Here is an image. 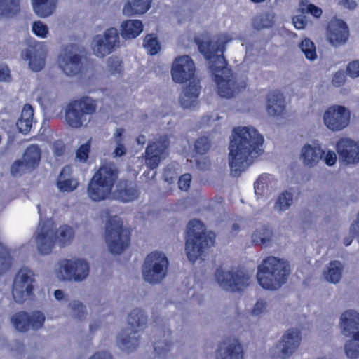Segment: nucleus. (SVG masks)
Returning <instances> with one entry per match:
<instances>
[{
  "label": "nucleus",
  "instance_id": "1",
  "mask_svg": "<svg viewBox=\"0 0 359 359\" xmlns=\"http://www.w3.org/2000/svg\"><path fill=\"white\" fill-rule=\"evenodd\" d=\"M194 41L199 52L210 62L209 69L216 83L217 94L221 97L232 98L245 90V81H238L226 75L230 70L226 67L227 61L223 54L225 50L224 43L203 41L198 37Z\"/></svg>",
  "mask_w": 359,
  "mask_h": 359
},
{
  "label": "nucleus",
  "instance_id": "2",
  "mask_svg": "<svg viewBox=\"0 0 359 359\" xmlns=\"http://www.w3.org/2000/svg\"><path fill=\"white\" fill-rule=\"evenodd\" d=\"M263 136L252 127L233 128L229 144V161L235 175H240L252 158L263 153Z\"/></svg>",
  "mask_w": 359,
  "mask_h": 359
},
{
  "label": "nucleus",
  "instance_id": "3",
  "mask_svg": "<svg viewBox=\"0 0 359 359\" xmlns=\"http://www.w3.org/2000/svg\"><path fill=\"white\" fill-rule=\"evenodd\" d=\"M195 72V64L190 56L182 55L175 58L171 69L172 80L178 83L189 81L180 100L183 108L194 107L200 95L201 86L194 81Z\"/></svg>",
  "mask_w": 359,
  "mask_h": 359
},
{
  "label": "nucleus",
  "instance_id": "4",
  "mask_svg": "<svg viewBox=\"0 0 359 359\" xmlns=\"http://www.w3.org/2000/svg\"><path fill=\"white\" fill-rule=\"evenodd\" d=\"M290 273L288 262L273 256L266 257L257 267L259 285L268 290H276L284 285Z\"/></svg>",
  "mask_w": 359,
  "mask_h": 359
},
{
  "label": "nucleus",
  "instance_id": "5",
  "mask_svg": "<svg viewBox=\"0 0 359 359\" xmlns=\"http://www.w3.org/2000/svg\"><path fill=\"white\" fill-rule=\"evenodd\" d=\"M215 235L206 233L204 224L194 219L189 222L186 231L185 252L188 259L195 262L205 257L208 250L214 245Z\"/></svg>",
  "mask_w": 359,
  "mask_h": 359
},
{
  "label": "nucleus",
  "instance_id": "6",
  "mask_svg": "<svg viewBox=\"0 0 359 359\" xmlns=\"http://www.w3.org/2000/svg\"><path fill=\"white\" fill-rule=\"evenodd\" d=\"M74 236L73 229L67 225L60 226L57 235L53 224L50 221L45 220L39 222L34 236L38 251L41 255H48L51 253L57 239L61 246H65L70 243Z\"/></svg>",
  "mask_w": 359,
  "mask_h": 359
},
{
  "label": "nucleus",
  "instance_id": "7",
  "mask_svg": "<svg viewBox=\"0 0 359 359\" xmlns=\"http://www.w3.org/2000/svg\"><path fill=\"white\" fill-rule=\"evenodd\" d=\"M118 177V170L112 163H104L89 181L87 193L93 201L106 199L111 194Z\"/></svg>",
  "mask_w": 359,
  "mask_h": 359
},
{
  "label": "nucleus",
  "instance_id": "8",
  "mask_svg": "<svg viewBox=\"0 0 359 359\" xmlns=\"http://www.w3.org/2000/svg\"><path fill=\"white\" fill-rule=\"evenodd\" d=\"M97 101L88 96H83L70 101L65 110V119L72 128H81L87 126L90 116L96 112Z\"/></svg>",
  "mask_w": 359,
  "mask_h": 359
},
{
  "label": "nucleus",
  "instance_id": "9",
  "mask_svg": "<svg viewBox=\"0 0 359 359\" xmlns=\"http://www.w3.org/2000/svg\"><path fill=\"white\" fill-rule=\"evenodd\" d=\"M131 230L123 227L118 216H110L105 226V241L111 254H121L130 243Z\"/></svg>",
  "mask_w": 359,
  "mask_h": 359
},
{
  "label": "nucleus",
  "instance_id": "10",
  "mask_svg": "<svg viewBox=\"0 0 359 359\" xmlns=\"http://www.w3.org/2000/svg\"><path fill=\"white\" fill-rule=\"evenodd\" d=\"M127 320L129 327L118 334V344L123 351L130 353L139 346L140 339L136 335L146 325L147 316L143 310L135 309L129 313Z\"/></svg>",
  "mask_w": 359,
  "mask_h": 359
},
{
  "label": "nucleus",
  "instance_id": "11",
  "mask_svg": "<svg viewBox=\"0 0 359 359\" xmlns=\"http://www.w3.org/2000/svg\"><path fill=\"white\" fill-rule=\"evenodd\" d=\"M341 332L346 337H352L345 344V353L349 358L359 357V313L354 310H347L341 316Z\"/></svg>",
  "mask_w": 359,
  "mask_h": 359
},
{
  "label": "nucleus",
  "instance_id": "12",
  "mask_svg": "<svg viewBox=\"0 0 359 359\" xmlns=\"http://www.w3.org/2000/svg\"><path fill=\"white\" fill-rule=\"evenodd\" d=\"M168 260L163 252H153L149 254L142 267L144 279L150 283L160 282L166 275Z\"/></svg>",
  "mask_w": 359,
  "mask_h": 359
},
{
  "label": "nucleus",
  "instance_id": "13",
  "mask_svg": "<svg viewBox=\"0 0 359 359\" xmlns=\"http://www.w3.org/2000/svg\"><path fill=\"white\" fill-rule=\"evenodd\" d=\"M215 276L219 285L227 291L241 292L249 285L250 277L242 270L225 272L220 266L216 269Z\"/></svg>",
  "mask_w": 359,
  "mask_h": 359
},
{
  "label": "nucleus",
  "instance_id": "14",
  "mask_svg": "<svg viewBox=\"0 0 359 359\" xmlns=\"http://www.w3.org/2000/svg\"><path fill=\"white\" fill-rule=\"evenodd\" d=\"M34 274L31 270L23 268L18 271L12 288V294L16 302L21 304L34 297Z\"/></svg>",
  "mask_w": 359,
  "mask_h": 359
},
{
  "label": "nucleus",
  "instance_id": "15",
  "mask_svg": "<svg viewBox=\"0 0 359 359\" xmlns=\"http://www.w3.org/2000/svg\"><path fill=\"white\" fill-rule=\"evenodd\" d=\"M351 119V112L345 107L333 105L324 113L323 121L326 127L334 132L340 131L346 128Z\"/></svg>",
  "mask_w": 359,
  "mask_h": 359
},
{
  "label": "nucleus",
  "instance_id": "16",
  "mask_svg": "<svg viewBox=\"0 0 359 359\" xmlns=\"http://www.w3.org/2000/svg\"><path fill=\"white\" fill-rule=\"evenodd\" d=\"M67 46L58 57V64L62 72L67 76H77L84 69L83 56L72 50L74 46Z\"/></svg>",
  "mask_w": 359,
  "mask_h": 359
},
{
  "label": "nucleus",
  "instance_id": "17",
  "mask_svg": "<svg viewBox=\"0 0 359 359\" xmlns=\"http://www.w3.org/2000/svg\"><path fill=\"white\" fill-rule=\"evenodd\" d=\"M59 271L64 280L81 281L88 276L89 266L85 260L63 259L60 262Z\"/></svg>",
  "mask_w": 359,
  "mask_h": 359
},
{
  "label": "nucleus",
  "instance_id": "18",
  "mask_svg": "<svg viewBox=\"0 0 359 359\" xmlns=\"http://www.w3.org/2000/svg\"><path fill=\"white\" fill-rule=\"evenodd\" d=\"M45 316L41 311H34L32 315L26 311H19L11 318L15 328L21 332L28 331L30 328L38 330L43 327Z\"/></svg>",
  "mask_w": 359,
  "mask_h": 359
},
{
  "label": "nucleus",
  "instance_id": "19",
  "mask_svg": "<svg viewBox=\"0 0 359 359\" xmlns=\"http://www.w3.org/2000/svg\"><path fill=\"white\" fill-rule=\"evenodd\" d=\"M93 51L100 57H104L111 53L116 46L119 45V35L118 30L114 27H110L104 33L103 37L96 35L93 40Z\"/></svg>",
  "mask_w": 359,
  "mask_h": 359
},
{
  "label": "nucleus",
  "instance_id": "20",
  "mask_svg": "<svg viewBox=\"0 0 359 359\" xmlns=\"http://www.w3.org/2000/svg\"><path fill=\"white\" fill-rule=\"evenodd\" d=\"M170 144L168 136L165 135L149 143L145 149V163L151 170L158 167Z\"/></svg>",
  "mask_w": 359,
  "mask_h": 359
},
{
  "label": "nucleus",
  "instance_id": "21",
  "mask_svg": "<svg viewBox=\"0 0 359 359\" xmlns=\"http://www.w3.org/2000/svg\"><path fill=\"white\" fill-rule=\"evenodd\" d=\"M328 41L333 46H339L346 43L349 36L347 24L342 20L333 18L328 22L326 28Z\"/></svg>",
  "mask_w": 359,
  "mask_h": 359
},
{
  "label": "nucleus",
  "instance_id": "22",
  "mask_svg": "<svg viewBox=\"0 0 359 359\" xmlns=\"http://www.w3.org/2000/svg\"><path fill=\"white\" fill-rule=\"evenodd\" d=\"M336 151L339 158L346 164H354L359 162V142L342 137L337 142Z\"/></svg>",
  "mask_w": 359,
  "mask_h": 359
},
{
  "label": "nucleus",
  "instance_id": "23",
  "mask_svg": "<svg viewBox=\"0 0 359 359\" xmlns=\"http://www.w3.org/2000/svg\"><path fill=\"white\" fill-rule=\"evenodd\" d=\"M266 111L269 116L285 118L286 114L285 97L280 90H274L267 95Z\"/></svg>",
  "mask_w": 359,
  "mask_h": 359
},
{
  "label": "nucleus",
  "instance_id": "24",
  "mask_svg": "<svg viewBox=\"0 0 359 359\" xmlns=\"http://www.w3.org/2000/svg\"><path fill=\"white\" fill-rule=\"evenodd\" d=\"M302 340L301 332L298 330L290 329L283 336L281 353L284 358L290 356L299 347Z\"/></svg>",
  "mask_w": 359,
  "mask_h": 359
},
{
  "label": "nucleus",
  "instance_id": "25",
  "mask_svg": "<svg viewBox=\"0 0 359 359\" xmlns=\"http://www.w3.org/2000/svg\"><path fill=\"white\" fill-rule=\"evenodd\" d=\"M116 197L123 202H130L138 198L137 185L128 180H120L115 191Z\"/></svg>",
  "mask_w": 359,
  "mask_h": 359
},
{
  "label": "nucleus",
  "instance_id": "26",
  "mask_svg": "<svg viewBox=\"0 0 359 359\" xmlns=\"http://www.w3.org/2000/svg\"><path fill=\"white\" fill-rule=\"evenodd\" d=\"M72 173V170L70 165H65L62 168L56 182L60 191L72 192L78 187L79 182L71 177Z\"/></svg>",
  "mask_w": 359,
  "mask_h": 359
},
{
  "label": "nucleus",
  "instance_id": "27",
  "mask_svg": "<svg viewBox=\"0 0 359 359\" xmlns=\"http://www.w3.org/2000/svg\"><path fill=\"white\" fill-rule=\"evenodd\" d=\"M220 359H243V350L237 339L228 337L219 345V351L222 349V345H226Z\"/></svg>",
  "mask_w": 359,
  "mask_h": 359
},
{
  "label": "nucleus",
  "instance_id": "28",
  "mask_svg": "<svg viewBox=\"0 0 359 359\" xmlns=\"http://www.w3.org/2000/svg\"><path fill=\"white\" fill-rule=\"evenodd\" d=\"M25 60H29V67L34 72L41 71L46 64V54L36 48L26 49L22 54Z\"/></svg>",
  "mask_w": 359,
  "mask_h": 359
},
{
  "label": "nucleus",
  "instance_id": "29",
  "mask_svg": "<svg viewBox=\"0 0 359 359\" xmlns=\"http://www.w3.org/2000/svg\"><path fill=\"white\" fill-rule=\"evenodd\" d=\"M324 154L320 146L312 147L310 144H305L302 148L301 156L305 165L313 167L318 163Z\"/></svg>",
  "mask_w": 359,
  "mask_h": 359
},
{
  "label": "nucleus",
  "instance_id": "30",
  "mask_svg": "<svg viewBox=\"0 0 359 359\" xmlns=\"http://www.w3.org/2000/svg\"><path fill=\"white\" fill-rule=\"evenodd\" d=\"M143 30V24L140 20H127L121 25V36L123 39H135Z\"/></svg>",
  "mask_w": 359,
  "mask_h": 359
},
{
  "label": "nucleus",
  "instance_id": "31",
  "mask_svg": "<svg viewBox=\"0 0 359 359\" xmlns=\"http://www.w3.org/2000/svg\"><path fill=\"white\" fill-rule=\"evenodd\" d=\"M33 116L34 109L29 104H25L20 117L16 123L19 132L27 134L30 131L32 126Z\"/></svg>",
  "mask_w": 359,
  "mask_h": 359
},
{
  "label": "nucleus",
  "instance_id": "32",
  "mask_svg": "<svg viewBox=\"0 0 359 359\" xmlns=\"http://www.w3.org/2000/svg\"><path fill=\"white\" fill-rule=\"evenodd\" d=\"M151 0H128L123 12L126 15H134L146 13L151 6Z\"/></svg>",
  "mask_w": 359,
  "mask_h": 359
},
{
  "label": "nucleus",
  "instance_id": "33",
  "mask_svg": "<svg viewBox=\"0 0 359 359\" xmlns=\"http://www.w3.org/2000/svg\"><path fill=\"white\" fill-rule=\"evenodd\" d=\"M57 0H32V6L37 16L46 18L55 11Z\"/></svg>",
  "mask_w": 359,
  "mask_h": 359
},
{
  "label": "nucleus",
  "instance_id": "34",
  "mask_svg": "<svg viewBox=\"0 0 359 359\" xmlns=\"http://www.w3.org/2000/svg\"><path fill=\"white\" fill-rule=\"evenodd\" d=\"M41 151L37 144H32L25 149L22 160L32 170L36 168L40 162Z\"/></svg>",
  "mask_w": 359,
  "mask_h": 359
},
{
  "label": "nucleus",
  "instance_id": "35",
  "mask_svg": "<svg viewBox=\"0 0 359 359\" xmlns=\"http://www.w3.org/2000/svg\"><path fill=\"white\" fill-rule=\"evenodd\" d=\"M343 271L342 264L339 261H331L326 270L324 271V277L326 280L332 283H337L341 278Z\"/></svg>",
  "mask_w": 359,
  "mask_h": 359
},
{
  "label": "nucleus",
  "instance_id": "36",
  "mask_svg": "<svg viewBox=\"0 0 359 359\" xmlns=\"http://www.w3.org/2000/svg\"><path fill=\"white\" fill-rule=\"evenodd\" d=\"M20 11V0H0V18L13 17Z\"/></svg>",
  "mask_w": 359,
  "mask_h": 359
},
{
  "label": "nucleus",
  "instance_id": "37",
  "mask_svg": "<svg viewBox=\"0 0 359 359\" xmlns=\"http://www.w3.org/2000/svg\"><path fill=\"white\" fill-rule=\"evenodd\" d=\"M170 330L168 329L166 331L163 330V340H156L154 343V350L156 355L158 356L166 355L171 349L172 343L168 340L171 336Z\"/></svg>",
  "mask_w": 359,
  "mask_h": 359
},
{
  "label": "nucleus",
  "instance_id": "38",
  "mask_svg": "<svg viewBox=\"0 0 359 359\" xmlns=\"http://www.w3.org/2000/svg\"><path fill=\"white\" fill-rule=\"evenodd\" d=\"M272 231L265 226L256 229L252 235V241L257 245L267 244L271 238Z\"/></svg>",
  "mask_w": 359,
  "mask_h": 359
},
{
  "label": "nucleus",
  "instance_id": "39",
  "mask_svg": "<svg viewBox=\"0 0 359 359\" xmlns=\"http://www.w3.org/2000/svg\"><path fill=\"white\" fill-rule=\"evenodd\" d=\"M143 46L151 55L157 54L161 49L158 38L154 34H147L144 37Z\"/></svg>",
  "mask_w": 359,
  "mask_h": 359
},
{
  "label": "nucleus",
  "instance_id": "40",
  "mask_svg": "<svg viewBox=\"0 0 359 359\" xmlns=\"http://www.w3.org/2000/svg\"><path fill=\"white\" fill-rule=\"evenodd\" d=\"M11 264L12 257L9 250L0 243V275L8 271Z\"/></svg>",
  "mask_w": 359,
  "mask_h": 359
},
{
  "label": "nucleus",
  "instance_id": "41",
  "mask_svg": "<svg viewBox=\"0 0 359 359\" xmlns=\"http://www.w3.org/2000/svg\"><path fill=\"white\" fill-rule=\"evenodd\" d=\"M292 201V193L285 190L278 196L275 204V208L279 211H285L290 208Z\"/></svg>",
  "mask_w": 359,
  "mask_h": 359
},
{
  "label": "nucleus",
  "instance_id": "42",
  "mask_svg": "<svg viewBox=\"0 0 359 359\" xmlns=\"http://www.w3.org/2000/svg\"><path fill=\"white\" fill-rule=\"evenodd\" d=\"M301 50L304 53L306 59L313 60L317 57L316 46L308 38H305L299 44Z\"/></svg>",
  "mask_w": 359,
  "mask_h": 359
},
{
  "label": "nucleus",
  "instance_id": "43",
  "mask_svg": "<svg viewBox=\"0 0 359 359\" xmlns=\"http://www.w3.org/2000/svg\"><path fill=\"white\" fill-rule=\"evenodd\" d=\"M211 146L210 141L208 137H200L194 143V151L196 154H205L210 149Z\"/></svg>",
  "mask_w": 359,
  "mask_h": 359
},
{
  "label": "nucleus",
  "instance_id": "44",
  "mask_svg": "<svg viewBox=\"0 0 359 359\" xmlns=\"http://www.w3.org/2000/svg\"><path fill=\"white\" fill-rule=\"evenodd\" d=\"M91 149V139L80 145L76 151V158L79 162L86 163L89 157Z\"/></svg>",
  "mask_w": 359,
  "mask_h": 359
},
{
  "label": "nucleus",
  "instance_id": "45",
  "mask_svg": "<svg viewBox=\"0 0 359 359\" xmlns=\"http://www.w3.org/2000/svg\"><path fill=\"white\" fill-rule=\"evenodd\" d=\"M32 170L27 167L24 161L16 160L11 167V174L14 176H21L26 172H31Z\"/></svg>",
  "mask_w": 359,
  "mask_h": 359
},
{
  "label": "nucleus",
  "instance_id": "46",
  "mask_svg": "<svg viewBox=\"0 0 359 359\" xmlns=\"http://www.w3.org/2000/svg\"><path fill=\"white\" fill-rule=\"evenodd\" d=\"M73 315L75 318L81 320L86 316V309L85 305L79 301H73L69 304Z\"/></svg>",
  "mask_w": 359,
  "mask_h": 359
},
{
  "label": "nucleus",
  "instance_id": "47",
  "mask_svg": "<svg viewBox=\"0 0 359 359\" xmlns=\"http://www.w3.org/2000/svg\"><path fill=\"white\" fill-rule=\"evenodd\" d=\"M107 68L111 74L122 72V62L117 57H110L107 60Z\"/></svg>",
  "mask_w": 359,
  "mask_h": 359
},
{
  "label": "nucleus",
  "instance_id": "48",
  "mask_svg": "<svg viewBox=\"0 0 359 359\" xmlns=\"http://www.w3.org/2000/svg\"><path fill=\"white\" fill-rule=\"evenodd\" d=\"M266 177L261 175L254 183L255 193L257 195L263 196L267 189Z\"/></svg>",
  "mask_w": 359,
  "mask_h": 359
},
{
  "label": "nucleus",
  "instance_id": "49",
  "mask_svg": "<svg viewBox=\"0 0 359 359\" xmlns=\"http://www.w3.org/2000/svg\"><path fill=\"white\" fill-rule=\"evenodd\" d=\"M32 31L36 36L45 38L48 32V28L43 22L36 21L33 23Z\"/></svg>",
  "mask_w": 359,
  "mask_h": 359
},
{
  "label": "nucleus",
  "instance_id": "50",
  "mask_svg": "<svg viewBox=\"0 0 359 359\" xmlns=\"http://www.w3.org/2000/svg\"><path fill=\"white\" fill-rule=\"evenodd\" d=\"M191 175L189 173L182 175L178 180V187L182 191H187L190 187Z\"/></svg>",
  "mask_w": 359,
  "mask_h": 359
},
{
  "label": "nucleus",
  "instance_id": "51",
  "mask_svg": "<svg viewBox=\"0 0 359 359\" xmlns=\"http://www.w3.org/2000/svg\"><path fill=\"white\" fill-rule=\"evenodd\" d=\"M346 73L352 78L359 76V60H355L348 63Z\"/></svg>",
  "mask_w": 359,
  "mask_h": 359
},
{
  "label": "nucleus",
  "instance_id": "52",
  "mask_svg": "<svg viewBox=\"0 0 359 359\" xmlns=\"http://www.w3.org/2000/svg\"><path fill=\"white\" fill-rule=\"evenodd\" d=\"M346 79V75L343 71H337L333 76L332 83L334 86H341Z\"/></svg>",
  "mask_w": 359,
  "mask_h": 359
},
{
  "label": "nucleus",
  "instance_id": "53",
  "mask_svg": "<svg viewBox=\"0 0 359 359\" xmlns=\"http://www.w3.org/2000/svg\"><path fill=\"white\" fill-rule=\"evenodd\" d=\"M294 26L297 29H304L307 25V20L305 16L296 15L292 18Z\"/></svg>",
  "mask_w": 359,
  "mask_h": 359
},
{
  "label": "nucleus",
  "instance_id": "54",
  "mask_svg": "<svg viewBox=\"0 0 359 359\" xmlns=\"http://www.w3.org/2000/svg\"><path fill=\"white\" fill-rule=\"evenodd\" d=\"M266 308V303L262 299H259L255 304L252 313L255 316H258L262 313L265 311Z\"/></svg>",
  "mask_w": 359,
  "mask_h": 359
},
{
  "label": "nucleus",
  "instance_id": "55",
  "mask_svg": "<svg viewBox=\"0 0 359 359\" xmlns=\"http://www.w3.org/2000/svg\"><path fill=\"white\" fill-rule=\"evenodd\" d=\"M306 12L317 18H320L323 13L322 9L313 4L306 6Z\"/></svg>",
  "mask_w": 359,
  "mask_h": 359
},
{
  "label": "nucleus",
  "instance_id": "56",
  "mask_svg": "<svg viewBox=\"0 0 359 359\" xmlns=\"http://www.w3.org/2000/svg\"><path fill=\"white\" fill-rule=\"evenodd\" d=\"M65 152V145L62 141H56L53 144V153L55 156H61Z\"/></svg>",
  "mask_w": 359,
  "mask_h": 359
},
{
  "label": "nucleus",
  "instance_id": "57",
  "mask_svg": "<svg viewBox=\"0 0 359 359\" xmlns=\"http://www.w3.org/2000/svg\"><path fill=\"white\" fill-rule=\"evenodd\" d=\"M11 79L10 69L7 65H0V81H7Z\"/></svg>",
  "mask_w": 359,
  "mask_h": 359
},
{
  "label": "nucleus",
  "instance_id": "58",
  "mask_svg": "<svg viewBox=\"0 0 359 359\" xmlns=\"http://www.w3.org/2000/svg\"><path fill=\"white\" fill-rule=\"evenodd\" d=\"M126 153V148L123 143H118L113 151L114 157H121Z\"/></svg>",
  "mask_w": 359,
  "mask_h": 359
},
{
  "label": "nucleus",
  "instance_id": "59",
  "mask_svg": "<svg viewBox=\"0 0 359 359\" xmlns=\"http://www.w3.org/2000/svg\"><path fill=\"white\" fill-rule=\"evenodd\" d=\"M337 161V156L334 151H329L325 158V163L329 165H333Z\"/></svg>",
  "mask_w": 359,
  "mask_h": 359
},
{
  "label": "nucleus",
  "instance_id": "60",
  "mask_svg": "<svg viewBox=\"0 0 359 359\" xmlns=\"http://www.w3.org/2000/svg\"><path fill=\"white\" fill-rule=\"evenodd\" d=\"M196 164L198 169L205 170H208L210 166V160L207 158H204L203 161H201L198 159L196 160Z\"/></svg>",
  "mask_w": 359,
  "mask_h": 359
},
{
  "label": "nucleus",
  "instance_id": "61",
  "mask_svg": "<svg viewBox=\"0 0 359 359\" xmlns=\"http://www.w3.org/2000/svg\"><path fill=\"white\" fill-rule=\"evenodd\" d=\"M123 128H117L114 135V139L116 144L123 143Z\"/></svg>",
  "mask_w": 359,
  "mask_h": 359
},
{
  "label": "nucleus",
  "instance_id": "62",
  "mask_svg": "<svg viewBox=\"0 0 359 359\" xmlns=\"http://www.w3.org/2000/svg\"><path fill=\"white\" fill-rule=\"evenodd\" d=\"M89 359H112V356L110 353L105 351L97 352Z\"/></svg>",
  "mask_w": 359,
  "mask_h": 359
},
{
  "label": "nucleus",
  "instance_id": "63",
  "mask_svg": "<svg viewBox=\"0 0 359 359\" xmlns=\"http://www.w3.org/2000/svg\"><path fill=\"white\" fill-rule=\"evenodd\" d=\"M351 231L355 235H359V212L357 219L351 226Z\"/></svg>",
  "mask_w": 359,
  "mask_h": 359
},
{
  "label": "nucleus",
  "instance_id": "64",
  "mask_svg": "<svg viewBox=\"0 0 359 359\" xmlns=\"http://www.w3.org/2000/svg\"><path fill=\"white\" fill-rule=\"evenodd\" d=\"M350 233H351V236H348V237H346L344 239V245L346 246H348L351 244L353 240V238L355 236H359V235H355L353 234L351 231H350Z\"/></svg>",
  "mask_w": 359,
  "mask_h": 359
}]
</instances>
